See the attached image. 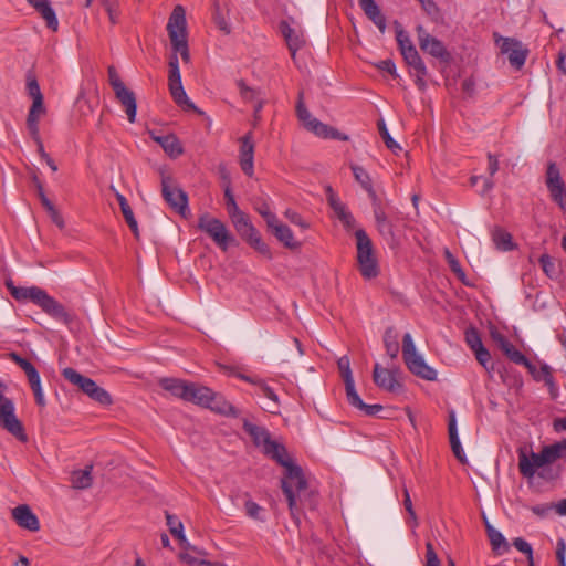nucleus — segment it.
Masks as SVG:
<instances>
[{"label": "nucleus", "mask_w": 566, "mask_h": 566, "mask_svg": "<svg viewBox=\"0 0 566 566\" xmlns=\"http://www.w3.org/2000/svg\"><path fill=\"white\" fill-rule=\"evenodd\" d=\"M284 214L292 223L301 227L302 229L308 228V223L296 211L287 209Z\"/></svg>", "instance_id": "338daca9"}, {"label": "nucleus", "mask_w": 566, "mask_h": 566, "mask_svg": "<svg viewBox=\"0 0 566 566\" xmlns=\"http://www.w3.org/2000/svg\"><path fill=\"white\" fill-rule=\"evenodd\" d=\"M448 431L453 454L461 463H465L467 458L458 436L455 412L453 410L449 412Z\"/></svg>", "instance_id": "393cba45"}, {"label": "nucleus", "mask_w": 566, "mask_h": 566, "mask_svg": "<svg viewBox=\"0 0 566 566\" xmlns=\"http://www.w3.org/2000/svg\"><path fill=\"white\" fill-rule=\"evenodd\" d=\"M338 369L345 384L346 396L352 391L356 390L355 382L350 369V361L347 356H343L337 361Z\"/></svg>", "instance_id": "f704fd0d"}, {"label": "nucleus", "mask_w": 566, "mask_h": 566, "mask_svg": "<svg viewBox=\"0 0 566 566\" xmlns=\"http://www.w3.org/2000/svg\"><path fill=\"white\" fill-rule=\"evenodd\" d=\"M396 40L400 50V53H405L408 46H415L411 42L408 33L402 29L401 24L395 21Z\"/></svg>", "instance_id": "c03bdc74"}, {"label": "nucleus", "mask_w": 566, "mask_h": 566, "mask_svg": "<svg viewBox=\"0 0 566 566\" xmlns=\"http://www.w3.org/2000/svg\"><path fill=\"white\" fill-rule=\"evenodd\" d=\"M46 109L44 107L43 101H34L29 109V114L27 117V128L30 135H36L39 132V122L41 116L45 114Z\"/></svg>", "instance_id": "c756f323"}, {"label": "nucleus", "mask_w": 566, "mask_h": 566, "mask_svg": "<svg viewBox=\"0 0 566 566\" xmlns=\"http://www.w3.org/2000/svg\"><path fill=\"white\" fill-rule=\"evenodd\" d=\"M405 62L415 70V72H420V74L424 73V63L419 55L416 46H408L407 51L401 54Z\"/></svg>", "instance_id": "a19ab883"}, {"label": "nucleus", "mask_w": 566, "mask_h": 566, "mask_svg": "<svg viewBox=\"0 0 566 566\" xmlns=\"http://www.w3.org/2000/svg\"><path fill=\"white\" fill-rule=\"evenodd\" d=\"M384 345H385L387 355L391 359H396L398 357L400 347H399V342H398V335L395 332L394 327H388L385 331Z\"/></svg>", "instance_id": "58836bf2"}, {"label": "nucleus", "mask_w": 566, "mask_h": 566, "mask_svg": "<svg viewBox=\"0 0 566 566\" xmlns=\"http://www.w3.org/2000/svg\"><path fill=\"white\" fill-rule=\"evenodd\" d=\"M224 198H226L227 211L230 217L235 214L237 212H241V210L239 209V207L235 202L234 196L232 193V190H231L229 184L224 188Z\"/></svg>", "instance_id": "5fc2aeb1"}, {"label": "nucleus", "mask_w": 566, "mask_h": 566, "mask_svg": "<svg viewBox=\"0 0 566 566\" xmlns=\"http://www.w3.org/2000/svg\"><path fill=\"white\" fill-rule=\"evenodd\" d=\"M280 32L282 33L293 61L296 60V53L305 45L304 33L301 29L290 25L287 21L280 22Z\"/></svg>", "instance_id": "6ab92c4d"}, {"label": "nucleus", "mask_w": 566, "mask_h": 566, "mask_svg": "<svg viewBox=\"0 0 566 566\" xmlns=\"http://www.w3.org/2000/svg\"><path fill=\"white\" fill-rule=\"evenodd\" d=\"M243 429L252 438L253 443L262 448L265 455L285 468V476L282 479L281 486L286 496L291 514L295 516L298 510L296 501L307 489V482L301 467L293 463L285 447L272 440L270 432L264 427L244 421Z\"/></svg>", "instance_id": "f257e3e1"}, {"label": "nucleus", "mask_w": 566, "mask_h": 566, "mask_svg": "<svg viewBox=\"0 0 566 566\" xmlns=\"http://www.w3.org/2000/svg\"><path fill=\"white\" fill-rule=\"evenodd\" d=\"M122 210V213L125 218V221L126 223L128 224V227L130 228V230L133 231L134 235L136 238H139V230H138V224H137V221L134 217V212L130 208L129 205L125 206V208H120Z\"/></svg>", "instance_id": "864d4df0"}, {"label": "nucleus", "mask_w": 566, "mask_h": 566, "mask_svg": "<svg viewBox=\"0 0 566 566\" xmlns=\"http://www.w3.org/2000/svg\"><path fill=\"white\" fill-rule=\"evenodd\" d=\"M296 114L298 119L302 122L304 127L314 133L318 137L323 138H334V139H342L339 133L334 129L333 127H329L328 125L319 122L317 118L313 117L312 114L308 112V109L305 107L303 103V96L300 94L298 102L296 105ZM343 139H347V137H343Z\"/></svg>", "instance_id": "9b49d317"}, {"label": "nucleus", "mask_w": 566, "mask_h": 566, "mask_svg": "<svg viewBox=\"0 0 566 566\" xmlns=\"http://www.w3.org/2000/svg\"><path fill=\"white\" fill-rule=\"evenodd\" d=\"M492 240L496 249L501 251H511L514 249L512 235L501 228H495L492 231Z\"/></svg>", "instance_id": "ea45409f"}, {"label": "nucleus", "mask_w": 566, "mask_h": 566, "mask_svg": "<svg viewBox=\"0 0 566 566\" xmlns=\"http://www.w3.org/2000/svg\"><path fill=\"white\" fill-rule=\"evenodd\" d=\"M541 451L544 455L546 464L549 465L563 457L564 452L566 451V440L563 439L559 442L545 446Z\"/></svg>", "instance_id": "e433bc0d"}, {"label": "nucleus", "mask_w": 566, "mask_h": 566, "mask_svg": "<svg viewBox=\"0 0 566 566\" xmlns=\"http://www.w3.org/2000/svg\"><path fill=\"white\" fill-rule=\"evenodd\" d=\"M9 357L24 371L25 376H29L31 373L36 371V368L31 364V361L21 357L17 353H10Z\"/></svg>", "instance_id": "603ef678"}, {"label": "nucleus", "mask_w": 566, "mask_h": 566, "mask_svg": "<svg viewBox=\"0 0 566 566\" xmlns=\"http://www.w3.org/2000/svg\"><path fill=\"white\" fill-rule=\"evenodd\" d=\"M255 210L264 218L268 227L273 222H276V216L270 210V207L266 202H262L261 205L255 207Z\"/></svg>", "instance_id": "bf43d9fd"}, {"label": "nucleus", "mask_w": 566, "mask_h": 566, "mask_svg": "<svg viewBox=\"0 0 566 566\" xmlns=\"http://www.w3.org/2000/svg\"><path fill=\"white\" fill-rule=\"evenodd\" d=\"M403 505L406 511L408 512L410 520L412 521V527L418 526V518L416 512L413 510L412 501L407 488H403Z\"/></svg>", "instance_id": "13d9d810"}, {"label": "nucleus", "mask_w": 566, "mask_h": 566, "mask_svg": "<svg viewBox=\"0 0 566 566\" xmlns=\"http://www.w3.org/2000/svg\"><path fill=\"white\" fill-rule=\"evenodd\" d=\"M485 528L492 545L493 551L497 554H503L510 551V545L501 532L495 530L488 521H485Z\"/></svg>", "instance_id": "473e14b6"}, {"label": "nucleus", "mask_w": 566, "mask_h": 566, "mask_svg": "<svg viewBox=\"0 0 566 566\" xmlns=\"http://www.w3.org/2000/svg\"><path fill=\"white\" fill-rule=\"evenodd\" d=\"M244 509L249 517L261 522L264 521L262 515L264 510L258 503L253 502L252 500H247L244 503Z\"/></svg>", "instance_id": "de8ad7c7"}, {"label": "nucleus", "mask_w": 566, "mask_h": 566, "mask_svg": "<svg viewBox=\"0 0 566 566\" xmlns=\"http://www.w3.org/2000/svg\"><path fill=\"white\" fill-rule=\"evenodd\" d=\"M465 342L468 346L474 352L479 347H482L481 337L475 328H469L465 332Z\"/></svg>", "instance_id": "4d7b16f0"}, {"label": "nucleus", "mask_w": 566, "mask_h": 566, "mask_svg": "<svg viewBox=\"0 0 566 566\" xmlns=\"http://www.w3.org/2000/svg\"><path fill=\"white\" fill-rule=\"evenodd\" d=\"M214 392L205 386L189 382L185 401H189L202 407L209 406L213 401Z\"/></svg>", "instance_id": "4be33fe9"}, {"label": "nucleus", "mask_w": 566, "mask_h": 566, "mask_svg": "<svg viewBox=\"0 0 566 566\" xmlns=\"http://www.w3.org/2000/svg\"><path fill=\"white\" fill-rule=\"evenodd\" d=\"M168 87L172 99L178 106L186 111H197L195 104L188 98L184 90L177 54H172L169 60Z\"/></svg>", "instance_id": "9d476101"}, {"label": "nucleus", "mask_w": 566, "mask_h": 566, "mask_svg": "<svg viewBox=\"0 0 566 566\" xmlns=\"http://www.w3.org/2000/svg\"><path fill=\"white\" fill-rule=\"evenodd\" d=\"M440 559L434 552L432 543L428 542L426 544V566H440Z\"/></svg>", "instance_id": "052dcab7"}, {"label": "nucleus", "mask_w": 566, "mask_h": 566, "mask_svg": "<svg viewBox=\"0 0 566 566\" xmlns=\"http://www.w3.org/2000/svg\"><path fill=\"white\" fill-rule=\"evenodd\" d=\"M213 22L217 28L224 34H229L231 32L230 23L228 22L226 15L222 13L218 3H214Z\"/></svg>", "instance_id": "a18cd8bd"}, {"label": "nucleus", "mask_w": 566, "mask_h": 566, "mask_svg": "<svg viewBox=\"0 0 566 566\" xmlns=\"http://www.w3.org/2000/svg\"><path fill=\"white\" fill-rule=\"evenodd\" d=\"M197 227L222 251H227L228 248L235 242L234 237L228 230L227 226L221 220L211 217L209 213H203L199 217Z\"/></svg>", "instance_id": "39448f33"}, {"label": "nucleus", "mask_w": 566, "mask_h": 566, "mask_svg": "<svg viewBox=\"0 0 566 566\" xmlns=\"http://www.w3.org/2000/svg\"><path fill=\"white\" fill-rule=\"evenodd\" d=\"M374 216L379 233L386 239H394V226L384 209L376 201H374Z\"/></svg>", "instance_id": "c85d7f7f"}, {"label": "nucleus", "mask_w": 566, "mask_h": 566, "mask_svg": "<svg viewBox=\"0 0 566 566\" xmlns=\"http://www.w3.org/2000/svg\"><path fill=\"white\" fill-rule=\"evenodd\" d=\"M547 464L545 462L544 455L541 452L535 453L531 452L530 455H527L526 451L524 449H520L518 451V470L520 473L524 478H533L535 473L538 471V475L542 479H555L558 476V472H555L552 474V470L546 468Z\"/></svg>", "instance_id": "6e6552de"}, {"label": "nucleus", "mask_w": 566, "mask_h": 566, "mask_svg": "<svg viewBox=\"0 0 566 566\" xmlns=\"http://www.w3.org/2000/svg\"><path fill=\"white\" fill-rule=\"evenodd\" d=\"M108 73V81L112 86V88L115 91L120 90L122 87H125V84L120 80L116 69L114 66H108L107 70Z\"/></svg>", "instance_id": "0e129e2a"}, {"label": "nucleus", "mask_w": 566, "mask_h": 566, "mask_svg": "<svg viewBox=\"0 0 566 566\" xmlns=\"http://www.w3.org/2000/svg\"><path fill=\"white\" fill-rule=\"evenodd\" d=\"M545 184L551 199L563 210H566V186L555 163H549L546 169Z\"/></svg>", "instance_id": "4468645a"}, {"label": "nucleus", "mask_w": 566, "mask_h": 566, "mask_svg": "<svg viewBox=\"0 0 566 566\" xmlns=\"http://www.w3.org/2000/svg\"><path fill=\"white\" fill-rule=\"evenodd\" d=\"M230 218L237 232L243 240H245L258 252L266 255L268 258H271L270 248L262 241L260 233L253 227L248 216L243 211L237 212Z\"/></svg>", "instance_id": "1a4fd4ad"}, {"label": "nucleus", "mask_w": 566, "mask_h": 566, "mask_svg": "<svg viewBox=\"0 0 566 566\" xmlns=\"http://www.w3.org/2000/svg\"><path fill=\"white\" fill-rule=\"evenodd\" d=\"M539 264L543 272L551 279L556 277L557 271L553 259L548 254H543L539 258Z\"/></svg>", "instance_id": "3c124183"}, {"label": "nucleus", "mask_w": 566, "mask_h": 566, "mask_svg": "<svg viewBox=\"0 0 566 566\" xmlns=\"http://www.w3.org/2000/svg\"><path fill=\"white\" fill-rule=\"evenodd\" d=\"M92 465L86 467L84 470H77L72 473V486L77 490H85L92 485Z\"/></svg>", "instance_id": "4c0bfd02"}, {"label": "nucleus", "mask_w": 566, "mask_h": 566, "mask_svg": "<svg viewBox=\"0 0 566 566\" xmlns=\"http://www.w3.org/2000/svg\"><path fill=\"white\" fill-rule=\"evenodd\" d=\"M6 389V384L0 381V427L24 442L27 441V434L21 421L14 413L13 401L4 396Z\"/></svg>", "instance_id": "0eeeda50"}, {"label": "nucleus", "mask_w": 566, "mask_h": 566, "mask_svg": "<svg viewBox=\"0 0 566 566\" xmlns=\"http://www.w3.org/2000/svg\"><path fill=\"white\" fill-rule=\"evenodd\" d=\"M259 387H260V390H261L262 395L273 402V406L269 407V410L272 413H276L277 409H279V397H277V395L274 392V390L272 388H270L263 381L260 382Z\"/></svg>", "instance_id": "8fccbe9b"}, {"label": "nucleus", "mask_w": 566, "mask_h": 566, "mask_svg": "<svg viewBox=\"0 0 566 566\" xmlns=\"http://www.w3.org/2000/svg\"><path fill=\"white\" fill-rule=\"evenodd\" d=\"M378 129L379 133L386 144V146L394 153H397L398 150H401V147L394 140V138L390 136L385 122L381 119L378 122Z\"/></svg>", "instance_id": "49530a36"}, {"label": "nucleus", "mask_w": 566, "mask_h": 566, "mask_svg": "<svg viewBox=\"0 0 566 566\" xmlns=\"http://www.w3.org/2000/svg\"><path fill=\"white\" fill-rule=\"evenodd\" d=\"M29 3L35 9V11L45 21L46 27L52 31H56L59 21L51 3L48 0H28Z\"/></svg>", "instance_id": "a878e982"}, {"label": "nucleus", "mask_w": 566, "mask_h": 566, "mask_svg": "<svg viewBox=\"0 0 566 566\" xmlns=\"http://www.w3.org/2000/svg\"><path fill=\"white\" fill-rule=\"evenodd\" d=\"M63 377L72 385L78 387L85 395L96 402L108 406L112 403L111 395L99 387L93 379L83 376L77 370L67 367L62 370Z\"/></svg>", "instance_id": "423d86ee"}, {"label": "nucleus", "mask_w": 566, "mask_h": 566, "mask_svg": "<svg viewBox=\"0 0 566 566\" xmlns=\"http://www.w3.org/2000/svg\"><path fill=\"white\" fill-rule=\"evenodd\" d=\"M12 517L24 530L30 532H38L40 530L39 518L27 504L14 507L12 510Z\"/></svg>", "instance_id": "412c9836"}, {"label": "nucleus", "mask_w": 566, "mask_h": 566, "mask_svg": "<svg viewBox=\"0 0 566 566\" xmlns=\"http://www.w3.org/2000/svg\"><path fill=\"white\" fill-rule=\"evenodd\" d=\"M115 96L120 103V105L124 107L128 120L130 123H134L136 119L137 111L135 93L125 86L120 90L115 91Z\"/></svg>", "instance_id": "5701e85b"}, {"label": "nucleus", "mask_w": 566, "mask_h": 566, "mask_svg": "<svg viewBox=\"0 0 566 566\" xmlns=\"http://www.w3.org/2000/svg\"><path fill=\"white\" fill-rule=\"evenodd\" d=\"M528 370V373L533 376L536 381H544L545 385L553 387L554 386V377L552 375V368L544 364L539 368H537L534 364H532L527 358L526 363L522 364Z\"/></svg>", "instance_id": "7c9ffc66"}, {"label": "nucleus", "mask_w": 566, "mask_h": 566, "mask_svg": "<svg viewBox=\"0 0 566 566\" xmlns=\"http://www.w3.org/2000/svg\"><path fill=\"white\" fill-rule=\"evenodd\" d=\"M171 46L175 51L174 54L179 52L184 62L188 63L190 61V54H189L187 40H181V41L171 43Z\"/></svg>", "instance_id": "680f3d73"}, {"label": "nucleus", "mask_w": 566, "mask_h": 566, "mask_svg": "<svg viewBox=\"0 0 566 566\" xmlns=\"http://www.w3.org/2000/svg\"><path fill=\"white\" fill-rule=\"evenodd\" d=\"M166 520L171 535L175 536L178 541H185L182 523L168 512H166Z\"/></svg>", "instance_id": "37998d69"}, {"label": "nucleus", "mask_w": 566, "mask_h": 566, "mask_svg": "<svg viewBox=\"0 0 566 566\" xmlns=\"http://www.w3.org/2000/svg\"><path fill=\"white\" fill-rule=\"evenodd\" d=\"M149 135L151 139L159 144L161 148L165 150V153L170 157L176 158L182 154L184 149L180 145L179 139L175 135L168 134L159 136L156 135L154 132H149Z\"/></svg>", "instance_id": "b1692460"}, {"label": "nucleus", "mask_w": 566, "mask_h": 566, "mask_svg": "<svg viewBox=\"0 0 566 566\" xmlns=\"http://www.w3.org/2000/svg\"><path fill=\"white\" fill-rule=\"evenodd\" d=\"M398 374V368H384L380 364L376 363L373 370V380L380 389L395 392L401 388Z\"/></svg>", "instance_id": "dca6fc26"}, {"label": "nucleus", "mask_w": 566, "mask_h": 566, "mask_svg": "<svg viewBox=\"0 0 566 566\" xmlns=\"http://www.w3.org/2000/svg\"><path fill=\"white\" fill-rule=\"evenodd\" d=\"M206 408H209L221 415L237 416V410L234 409V407L228 401H226L222 396L217 395L216 392L213 401H210V405L206 406Z\"/></svg>", "instance_id": "79ce46f5"}, {"label": "nucleus", "mask_w": 566, "mask_h": 566, "mask_svg": "<svg viewBox=\"0 0 566 566\" xmlns=\"http://www.w3.org/2000/svg\"><path fill=\"white\" fill-rule=\"evenodd\" d=\"M402 357L407 368L413 375L430 381L437 379V371L427 365L422 356L417 353L410 333H406L402 338Z\"/></svg>", "instance_id": "20e7f679"}, {"label": "nucleus", "mask_w": 566, "mask_h": 566, "mask_svg": "<svg viewBox=\"0 0 566 566\" xmlns=\"http://www.w3.org/2000/svg\"><path fill=\"white\" fill-rule=\"evenodd\" d=\"M160 386L175 397L185 400L189 382L176 378H164L160 380Z\"/></svg>", "instance_id": "72a5a7b5"}, {"label": "nucleus", "mask_w": 566, "mask_h": 566, "mask_svg": "<svg viewBox=\"0 0 566 566\" xmlns=\"http://www.w3.org/2000/svg\"><path fill=\"white\" fill-rule=\"evenodd\" d=\"M238 86L240 90V94L244 99L254 101L256 98V92L253 88L247 86L244 82L239 81Z\"/></svg>", "instance_id": "774afa93"}, {"label": "nucleus", "mask_w": 566, "mask_h": 566, "mask_svg": "<svg viewBox=\"0 0 566 566\" xmlns=\"http://www.w3.org/2000/svg\"><path fill=\"white\" fill-rule=\"evenodd\" d=\"M167 31L170 43L187 40L186 13L181 6L178 4L174 8L167 23Z\"/></svg>", "instance_id": "f3484780"}, {"label": "nucleus", "mask_w": 566, "mask_h": 566, "mask_svg": "<svg viewBox=\"0 0 566 566\" xmlns=\"http://www.w3.org/2000/svg\"><path fill=\"white\" fill-rule=\"evenodd\" d=\"M240 142V155L239 163L242 171L248 176L252 177L254 174V143L252 133L249 132L239 139Z\"/></svg>", "instance_id": "a211bd4d"}, {"label": "nucleus", "mask_w": 566, "mask_h": 566, "mask_svg": "<svg viewBox=\"0 0 566 566\" xmlns=\"http://www.w3.org/2000/svg\"><path fill=\"white\" fill-rule=\"evenodd\" d=\"M269 228L272 230L276 239L286 248L294 250L301 247V243L294 239L292 230L286 224L280 222L279 219H276V222L270 224Z\"/></svg>", "instance_id": "bb28decb"}, {"label": "nucleus", "mask_w": 566, "mask_h": 566, "mask_svg": "<svg viewBox=\"0 0 566 566\" xmlns=\"http://www.w3.org/2000/svg\"><path fill=\"white\" fill-rule=\"evenodd\" d=\"M491 337L511 361L517 365L526 363V356L521 353L502 333L496 329L491 331Z\"/></svg>", "instance_id": "aec40b11"}, {"label": "nucleus", "mask_w": 566, "mask_h": 566, "mask_svg": "<svg viewBox=\"0 0 566 566\" xmlns=\"http://www.w3.org/2000/svg\"><path fill=\"white\" fill-rule=\"evenodd\" d=\"M365 14L375 23L381 33L386 30V18L375 0H358Z\"/></svg>", "instance_id": "cd10ccee"}, {"label": "nucleus", "mask_w": 566, "mask_h": 566, "mask_svg": "<svg viewBox=\"0 0 566 566\" xmlns=\"http://www.w3.org/2000/svg\"><path fill=\"white\" fill-rule=\"evenodd\" d=\"M474 355L476 360L486 369L489 370V363L491 360V355L489 350L482 346L474 350Z\"/></svg>", "instance_id": "69168bd1"}, {"label": "nucleus", "mask_w": 566, "mask_h": 566, "mask_svg": "<svg viewBox=\"0 0 566 566\" xmlns=\"http://www.w3.org/2000/svg\"><path fill=\"white\" fill-rule=\"evenodd\" d=\"M161 193L166 202L178 213L188 211V196L168 175L161 174Z\"/></svg>", "instance_id": "f8f14e48"}, {"label": "nucleus", "mask_w": 566, "mask_h": 566, "mask_svg": "<svg viewBox=\"0 0 566 566\" xmlns=\"http://www.w3.org/2000/svg\"><path fill=\"white\" fill-rule=\"evenodd\" d=\"M6 286L11 296L18 302H32L39 306L49 316L64 323L72 322V315L66 311L63 304L48 294V292L39 286L19 287L12 280L6 281Z\"/></svg>", "instance_id": "f03ea898"}, {"label": "nucleus", "mask_w": 566, "mask_h": 566, "mask_svg": "<svg viewBox=\"0 0 566 566\" xmlns=\"http://www.w3.org/2000/svg\"><path fill=\"white\" fill-rule=\"evenodd\" d=\"M494 38L500 52L507 55L510 64L516 70L522 69L528 55V50L522 42L514 38L501 36L496 33H494Z\"/></svg>", "instance_id": "ddd939ff"}, {"label": "nucleus", "mask_w": 566, "mask_h": 566, "mask_svg": "<svg viewBox=\"0 0 566 566\" xmlns=\"http://www.w3.org/2000/svg\"><path fill=\"white\" fill-rule=\"evenodd\" d=\"M416 30L419 46L424 53H428L442 62H448L450 60V53L440 40L429 34L422 25H418Z\"/></svg>", "instance_id": "2eb2a0df"}, {"label": "nucleus", "mask_w": 566, "mask_h": 566, "mask_svg": "<svg viewBox=\"0 0 566 566\" xmlns=\"http://www.w3.org/2000/svg\"><path fill=\"white\" fill-rule=\"evenodd\" d=\"M355 238L358 270L364 279L371 280L379 274V265L373 242L363 229L355 231Z\"/></svg>", "instance_id": "7ed1b4c3"}, {"label": "nucleus", "mask_w": 566, "mask_h": 566, "mask_svg": "<svg viewBox=\"0 0 566 566\" xmlns=\"http://www.w3.org/2000/svg\"><path fill=\"white\" fill-rule=\"evenodd\" d=\"M444 258L452 270V272L460 279L462 282H464L465 273L462 270L459 261L454 258V255L448 250H444Z\"/></svg>", "instance_id": "09e8293b"}, {"label": "nucleus", "mask_w": 566, "mask_h": 566, "mask_svg": "<svg viewBox=\"0 0 566 566\" xmlns=\"http://www.w3.org/2000/svg\"><path fill=\"white\" fill-rule=\"evenodd\" d=\"M354 177L357 182L368 192V195L373 198L374 201H377L376 192L373 188L371 178L369 174L360 166L352 165L350 166Z\"/></svg>", "instance_id": "c9c22d12"}, {"label": "nucleus", "mask_w": 566, "mask_h": 566, "mask_svg": "<svg viewBox=\"0 0 566 566\" xmlns=\"http://www.w3.org/2000/svg\"><path fill=\"white\" fill-rule=\"evenodd\" d=\"M27 88L30 97L32 98V102L34 101H43V95L41 93L39 83L35 77H28L27 81Z\"/></svg>", "instance_id": "6e6d98bb"}, {"label": "nucleus", "mask_w": 566, "mask_h": 566, "mask_svg": "<svg viewBox=\"0 0 566 566\" xmlns=\"http://www.w3.org/2000/svg\"><path fill=\"white\" fill-rule=\"evenodd\" d=\"M46 212L50 216L51 221L56 224L60 229H63L65 223L62 214L59 212V210L54 207L53 203L50 206L44 207Z\"/></svg>", "instance_id": "e2e57ef3"}, {"label": "nucleus", "mask_w": 566, "mask_h": 566, "mask_svg": "<svg viewBox=\"0 0 566 566\" xmlns=\"http://www.w3.org/2000/svg\"><path fill=\"white\" fill-rule=\"evenodd\" d=\"M346 398L350 406L361 411L365 416H376L379 411L382 410L381 405L365 403L359 397L357 390H354L350 394H348Z\"/></svg>", "instance_id": "2f4dec72"}]
</instances>
